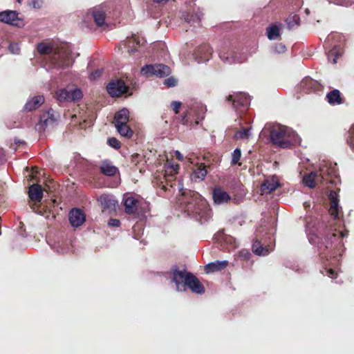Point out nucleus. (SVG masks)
Returning a JSON list of instances; mask_svg holds the SVG:
<instances>
[{
	"instance_id": "de8ad7c7",
	"label": "nucleus",
	"mask_w": 354,
	"mask_h": 354,
	"mask_svg": "<svg viewBox=\"0 0 354 354\" xmlns=\"http://www.w3.org/2000/svg\"><path fill=\"white\" fill-rule=\"evenodd\" d=\"M286 48L285 45H283L281 43L275 44V46H274V48H273L274 52L277 53H284L286 51Z\"/></svg>"
},
{
	"instance_id": "79ce46f5",
	"label": "nucleus",
	"mask_w": 354,
	"mask_h": 354,
	"mask_svg": "<svg viewBox=\"0 0 354 354\" xmlns=\"http://www.w3.org/2000/svg\"><path fill=\"white\" fill-rule=\"evenodd\" d=\"M347 143L349 145L351 149L354 153V124L349 129Z\"/></svg>"
},
{
	"instance_id": "aec40b11",
	"label": "nucleus",
	"mask_w": 354,
	"mask_h": 354,
	"mask_svg": "<svg viewBox=\"0 0 354 354\" xmlns=\"http://www.w3.org/2000/svg\"><path fill=\"white\" fill-rule=\"evenodd\" d=\"M299 86L305 93L319 91L320 88L318 82L309 77H304L299 83Z\"/></svg>"
},
{
	"instance_id": "58836bf2",
	"label": "nucleus",
	"mask_w": 354,
	"mask_h": 354,
	"mask_svg": "<svg viewBox=\"0 0 354 354\" xmlns=\"http://www.w3.org/2000/svg\"><path fill=\"white\" fill-rule=\"evenodd\" d=\"M83 96L82 91L80 88L69 91V102L78 101Z\"/></svg>"
},
{
	"instance_id": "c9c22d12",
	"label": "nucleus",
	"mask_w": 354,
	"mask_h": 354,
	"mask_svg": "<svg viewBox=\"0 0 354 354\" xmlns=\"http://www.w3.org/2000/svg\"><path fill=\"white\" fill-rule=\"evenodd\" d=\"M115 128L117 129L118 133L122 136L127 138H130L133 135V131L130 129V127L127 125V123H124V124L120 125L115 124Z\"/></svg>"
},
{
	"instance_id": "7c9ffc66",
	"label": "nucleus",
	"mask_w": 354,
	"mask_h": 354,
	"mask_svg": "<svg viewBox=\"0 0 354 354\" xmlns=\"http://www.w3.org/2000/svg\"><path fill=\"white\" fill-rule=\"evenodd\" d=\"M343 54V49L340 45H335L333 48L327 53L328 59L333 64L337 62L338 57Z\"/></svg>"
},
{
	"instance_id": "e433bc0d",
	"label": "nucleus",
	"mask_w": 354,
	"mask_h": 354,
	"mask_svg": "<svg viewBox=\"0 0 354 354\" xmlns=\"http://www.w3.org/2000/svg\"><path fill=\"white\" fill-rule=\"evenodd\" d=\"M299 17L297 15H294L292 16H289L286 20V24L288 28V29H292L296 26H298L299 24Z\"/></svg>"
},
{
	"instance_id": "39448f33",
	"label": "nucleus",
	"mask_w": 354,
	"mask_h": 354,
	"mask_svg": "<svg viewBox=\"0 0 354 354\" xmlns=\"http://www.w3.org/2000/svg\"><path fill=\"white\" fill-rule=\"evenodd\" d=\"M206 111V106L203 104L194 103L183 118V124L190 127L197 126L204 119Z\"/></svg>"
},
{
	"instance_id": "09e8293b",
	"label": "nucleus",
	"mask_w": 354,
	"mask_h": 354,
	"mask_svg": "<svg viewBox=\"0 0 354 354\" xmlns=\"http://www.w3.org/2000/svg\"><path fill=\"white\" fill-rule=\"evenodd\" d=\"M9 50H10L12 54H19V50H20V48H19V46L18 44H16V43H11V44L9 45Z\"/></svg>"
},
{
	"instance_id": "338daca9",
	"label": "nucleus",
	"mask_w": 354,
	"mask_h": 354,
	"mask_svg": "<svg viewBox=\"0 0 354 354\" xmlns=\"http://www.w3.org/2000/svg\"><path fill=\"white\" fill-rule=\"evenodd\" d=\"M57 252H60V253H61V252H63L62 250H58V249H57Z\"/></svg>"
},
{
	"instance_id": "69168bd1",
	"label": "nucleus",
	"mask_w": 354,
	"mask_h": 354,
	"mask_svg": "<svg viewBox=\"0 0 354 354\" xmlns=\"http://www.w3.org/2000/svg\"><path fill=\"white\" fill-rule=\"evenodd\" d=\"M305 12H306V15H308L310 13V10L308 8L306 9Z\"/></svg>"
},
{
	"instance_id": "e2e57ef3",
	"label": "nucleus",
	"mask_w": 354,
	"mask_h": 354,
	"mask_svg": "<svg viewBox=\"0 0 354 354\" xmlns=\"http://www.w3.org/2000/svg\"><path fill=\"white\" fill-rule=\"evenodd\" d=\"M168 1L169 0H153L154 2L158 3H165Z\"/></svg>"
},
{
	"instance_id": "c756f323",
	"label": "nucleus",
	"mask_w": 354,
	"mask_h": 354,
	"mask_svg": "<svg viewBox=\"0 0 354 354\" xmlns=\"http://www.w3.org/2000/svg\"><path fill=\"white\" fill-rule=\"evenodd\" d=\"M129 113L128 109H122L118 111L114 117V122L115 124H124V123H127L129 121Z\"/></svg>"
},
{
	"instance_id": "864d4df0",
	"label": "nucleus",
	"mask_w": 354,
	"mask_h": 354,
	"mask_svg": "<svg viewBox=\"0 0 354 354\" xmlns=\"http://www.w3.org/2000/svg\"><path fill=\"white\" fill-rule=\"evenodd\" d=\"M102 72L101 70H96V71L91 73V74L89 75V79L91 80H95L98 77H100V75H102Z\"/></svg>"
},
{
	"instance_id": "ddd939ff",
	"label": "nucleus",
	"mask_w": 354,
	"mask_h": 354,
	"mask_svg": "<svg viewBox=\"0 0 354 354\" xmlns=\"http://www.w3.org/2000/svg\"><path fill=\"white\" fill-rule=\"evenodd\" d=\"M212 53V50L209 45L203 44L195 50L194 56L198 63H203L210 59Z\"/></svg>"
},
{
	"instance_id": "f3484780",
	"label": "nucleus",
	"mask_w": 354,
	"mask_h": 354,
	"mask_svg": "<svg viewBox=\"0 0 354 354\" xmlns=\"http://www.w3.org/2000/svg\"><path fill=\"white\" fill-rule=\"evenodd\" d=\"M56 122L57 120L53 115V110L50 109L41 115L39 122L37 127L39 130L41 129L45 130L46 128L53 127Z\"/></svg>"
},
{
	"instance_id": "6e6d98bb",
	"label": "nucleus",
	"mask_w": 354,
	"mask_h": 354,
	"mask_svg": "<svg viewBox=\"0 0 354 354\" xmlns=\"http://www.w3.org/2000/svg\"><path fill=\"white\" fill-rule=\"evenodd\" d=\"M329 3H334L339 6H348L349 3L344 2L343 0H327Z\"/></svg>"
},
{
	"instance_id": "473e14b6",
	"label": "nucleus",
	"mask_w": 354,
	"mask_h": 354,
	"mask_svg": "<svg viewBox=\"0 0 354 354\" xmlns=\"http://www.w3.org/2000/svg\"><path fill=\"white\" fill-rule=\"evenodd\" d=\"M328 102L330 104H340L342 102L341 94L339 90L334 89L326 95Z\"/></svg>"
},
{
	"instance_id": "72a5a7b5",
	"label": "nucleus",
	"mask_w": 354,
	"mask_h": 354,
	"mask_svg": "<svg viewBox=\"0 0 354 354\" xmlns=\"http://www.w3.org/2000/svg\"><path fill=\"white\" fill-rule=\"evenodd\" d=\"M281 24H272L267 29V36L270 40H274L280 36V28Z\"/></svg>"
},
{
	"instance_id": "dca6fc26",
	"label": "nucleus",
	"mask_w": 354,
	"mask_h": 354,
	"mask_svg": "<svg viewBox=\"0 0 354 354\" xmlns=\"http://www.w3.org/2000/svg\"><path fill=\"white\" fill-rule=\"evenodd\" d=\"M0 21L15 26H20L21 24L18 13L13 10H6L0 12Z\"/></svg>"
},
{
	"instance_id": "b1692460",
	"label": "nucleus",
	"mask_w": 354,
	"mask_h": 354,
	"mask_svg": "<svg viewBox=\"0 0 354 354\" xmlns=\"http://www.w3.org/2000/svg\"><path fill=\"white\" fill-rule=\"evenodd\" d=\"M100 171L105 176H113L118 172V169L109 160H104L101 163Z\"/></svg>"
},
{
	"instance_id": "a19ab883",
	"label": "nucleus",
	"mask_w": 354,
	"mask_h": 354,
	"mask_svg": "<svg viewBox=\"0 0 354 354\" xmlns=\"http://www.w3.org/2000/svg\"><path fill=\"white\" fill-rule=\"evenodd\" d=\"M250 134L249 128H243L242 129L236 132L235 137L237 139H245L250 136Z\"/></svg>"
},
{
	"instance_id": "a211bd4d",
	"label": "nucleus",
	"mask_w": 354,
	"mask_h": 354,
	"mask_svg": "<svg viewBox=\"0 0 354 354\" xmlns=\"http://www.w3.org/2000/svg\"><path fill=\"white\" fill-rule=\"evenodd\" d=\"M234 51L226 50L225 49L220 50L219 57L225 63L231 64L236 62H243L245 57L236 56Z\"/></svg>"
},
{
	"instance_id": "1a4fd4ad",
	"label": "nucleus",
	"mask_w": 354,
	"mask_h": 354,
	"mask_svg": "<svg viewBox=\"0 0 354 354\" xmlns=\"http://www.w3.org/2000/svg\"><path fill=\"white\" fill-rule=\"evenodd\" d=\"M123 203L126 214L133 215L135 218H139L144 216V213L140 210L139 201L134 197H124Z\"/></svg>"
},
{
	"instance_id": "4468645a",
	"label": "nucleus",
	"mask_w": 354,
	"mask_h": 354,
	"mask_svg": "<svg viewBox=\"0 0 354 354\" xmlns=\"http://www.w3.org/2000/svg\"><path fill=\"white\" fill-rule=\"evenodd\" d=\"M70 224L74 227L81 226L86 221L84 212L79 208H73L68 215Z\"/></svg>"
},
{
	"instance_id": "9b49d317",
	"label": "nucleus",
	"mask_w": 354,
	"mask_h": 354,
	"mask_svg": "<svg viewBox=\"0 0 354 354\" xmlns=\"http://www.w3.org/2000/svg\"><path fill=\"white\" fill-rule=\"evenodd\" d=\"M319 174L322 180H326L327 177H330V178H337L338 174L336 164H333L330 162H324L319 166Z\"/></svg>"
},
{
	"instance_id": "bb28decb",
	"label": "nucleus",
	"mask_w": 354,
	"mask_h": 354,
	"mask_svg": "<svg viewBox=\"0 0 354 354\" xmlns=\"http://www.w3.org/2000/svg\"><path fill=\"white\" fill-rule=\"evenodd\" d=\"M91 15L97 26H102L105 21V12L102 8H94L88 12V15Z\"/></svg>"
},
{
	"instance_id": "4d7b16f0",
	"label": "nucleus",
	"mask_w": 354,
	"mask_h": 354,
	"mask_svg": "<svg viewBox=\"0 0 354 354\" xmlns=\"http://www.w3.org/2000/svg\"><path fill=\"white\" fill-rule=\"evenodd\" d=\"M108 225L111 227H119L120 225V221L116 218H111Z\"/></svg>"
},
{
	"instance_id": "4be33fe9",
	"label": "nucleus",
	"mask_w": 354,
	"mask_h": 354,
	"mask_svg": "<svg viewBox=\"0 0 354 354\" xmlns=\"http://www.w3.org/2000/svg\"><path fill=\"white\" fill-rule=\"evenodd\" d=\"M279 185V180L277 176H272L270 179H267L262 184L261 191L263 194H270L274 191Z\"/></svg>"
},
{
	"instance_id": "603ef678",
	"label": "nucleus",
	"mask_w": 354,
	"mask_h": 354,
	"mask_svg": "<svg viewBox=\"0 0 354 354\" xmlns=\"http://www.w3.org/2000/svg\"><path fill=\"white\" fill-rule=\"evenodd\" d=\"M182 104L179 101H173L171 103V106L176 113H178Z\"/></svg>"
},
{
	"instance_id": "2f4dec72",
	"label": "nucleus",
	"mask_w": 354,
	"mask_h": 354,
	"mask_svg": "<svg viewBox=\"0 0 354 354\" xmlns=\"http://www.w3.org/2000/svg\"><path fill=\"white\" fill-rule=\"evenodd\" d=\"M145 42V39L137 35H133L131 37L127 38V39L128 47L131 48V51L136 50V47L137 46H142Z\"/></svg>"
},
{
	"instance_id": "f704fd0d",
	"label": "nucleus",
	"mask_w": 354,
	"mask_h": 354,
	"mask_svg": "<svg viewBox=\"0 0 354 354\" xmlns=\"http://www.w3.org/2000/svg\"><path fill=\"white\" fill-rule=\"evenodd\" d=\"M203 13L201 11L199 10V9L197 10V11L196 12H193L192 13H186L185 15H183V17L185 20V21H187V23L189 24H191V23H197V22H199L201 20V18L203 17Z\"/></svg>"
},
{
	"instance_id": "bf43d9fd",
	"label": "nucleus",
	"mask_w": 354,
	"mask_h": 354,
	"mask_svg": "<svg viewBox=\"0 0 354 354\" xmlns=\"http://www.w3.org/2000/svg\"><path fill=\"white\" fill-rule=\"evenodd\" d=\"M340 38H341V35H339V34H337V33H336V34H333V35H330L328 36L326 42H327V43H329V42H330V41L332 39H340Z\"/></svg>"
},
{
	"instance_id": "6ab92c4d",
	"label": "nucleus",
	"mask_w": 354,
	"mask_h": 354,
	"mask_svg": "<svg viewBox=\"0 0 354 354\" xmlns=\"http://www.w3.org/2000/svg\"><path fill=\"white\" fill-rule=\"evenodd\" d=\"M97 201L100 203L103 210H107L109 212L115 210V206L118 203L115 197L109 194L101 195L98 198Z\"/></svg>"
},
{
	"instance_id": "f03ea898",
	"label": "nucleus",
	"mask_w": 354,
	"mask_h": 354,
	"mask_svg": "<svg viewBox=\"0 0 354 354\" xmlns=\"http://www.w3.org/2000/svg\"><path fill=\"white\" fill-rule=\"evenodd\" d=\"M181 203L185 211L201 223L207 221L212 216L211 209L207 201L197 192L189 190L183 193Z\"/></svg>"
},
{
	"instance_id": "6e6552de",
	"label": "nucleus",
	"mask_w": 354,
	"mask_h": 354,
	"mask_svg": "<svg viewBox=\"0 0 354 354\" xmlns=\"http://www.w3.org/2000/svg\"><path fill=\"white\" fill-rule=\"evenodd\" d=\"M228 101L232 102V106L236 111H243L250 104V97L245 93H236L229 95Z\"/></svg>"
},
{
	"instance_id": "13d9d810",
	"label": "nucleus",
	"mask_w": 354,
	"mask_h": 354,
	"mask_svg": "<svg viewBox=\"0 0 354 354\" xmlns=\"http://www.w3.org/2000/svg\"><path fill=\"white\" fill-rule=\"evenodd\" d=\"M175 174V172H174V169L172 168H170L169 165H167L165 171V177H170Z\"/></svg>"
},
{
	"instance_id": "c85d7f7f",
	"label": "nucleus",
	"mask_w": 354,
	"mask_h": 354,
	"mask_svg": "<svg viewBox=\"0 0 354 354\" xmlns=\"http://www.w3.org/2000/svg\"><path fill=\"white\" fill-rule=\"evenodd\" d=\"M321 180L322 179L319 174L317 172L313 171L305 175L303 178V183L304 185L311 189L315 187L317 183Z\"/></svg>"
},
{
	"instance_id": "8fccbe9b",
	"label": "nucleus",
	"mask_w": 354,
	"mask_h": 354,
	"mask_svg": "<svg viewBox=\"0 0 354 354\" xmlns=\"http://www.w3.org/2000/svg\"><path fill=\"white\" fill-rule=\"evenodd\" d=\"M239 256L243 259H248L251 256V253L248 250H241L239 251Z\"/></svg>"
},
{
	"instance_id": "0eeeda50",
	"label": "nucleus",
	"mask_w": 354,
	"mask_h": 354,
	"mask_svg": "<svg viewBox=\"0 0 354 354\" xmlns=\"http://www.w3.org/2000/svg\"><path fill=\"white\" fill-rule=\"evenodd\" d=\"M141 74L146 77L156 75L159 77L168 76L171 73L170 68L165 64H149L141 68Z\"/></svg>"
},
{
	"instance_id": "5fc2aeb1",
	"label": "nucleus",
	"mask_w": 354,
	"mask_h": 354,
	"mask_svg": "<svg viewBox=\"0 0 354 354\" xmlns=\"http://www.w3.org/2000/svg\"><path fill=\"white\" fill-rule=\"evenodd\" d=\"M29 6L33 8H39L41 7V0H30L28 1Z\"/></svg>"
},
{
	"instance_id": "3c124183",
	"label": "nucleus",
	"mask_w": 354,
	"mask_h": 354,
	"mask_svg": "<svg viewBox=\"0 0 354 354\" xmlns=\"http://www.w3.org/2000/svg\"><path fill=\"white\" fill-rule=\"evenodd\" d=\"M176 84V80L174 77H169L164 80V84L168 87L174 86Z\"/></svg>"
},
{
	"instance_id": "a18cd8bd",
	"label": "nucleus",
	"mask_w": 354,
	"mask_h": 354,
	"mask_svg": "<svg viewBox=\"0 0 354 354\" xmlns=\"http://www.w3.org/2000/svg\"><path fill=\"white\" fill-rule=\"evenodd\" d=\"M216 239L221 241H230L232 238L225 234L224 230H221L218 232Z\"/></svg>"
},
{
	"instance_id": "774afa93",
	"label": "nucleus",
	"mask_w": 354,
	"mask_h": 354,
	"mask_svg": "<svg viewBox=\"0 0 354 354\" xmlns=\"http://www.w3.org/2000/svg\"><path fill=\"white\" fill-rule=\"evenodd\" d=\"M18 3H21L23 0H17Z\"/></svg>"
},
{
	"instance_id": "20e7f679",
	"label": "nucleus",
	"mask_w": 354,
	"mask_h": 354,
	"mask_svg": "<svg viewBox=\"0 0 354 354\" xmlns=\"http://www.w3.org/2000/svg\"><path fill=\"white\" fill-rule=\"evenodd\" d=\"M171 281L176 284L177 291L184 292L188 288L196 294L201 295L205 292L204 286L191 272L181 271L176 268L172 271Z\"/></svg>"
},
{
	"instance_id": "a878e982",
	"label": "nucleus",
	"mask_w": 354,
	"mask_h": 354,
	"mask_svg": "<svg viewBox=\"0 0 354 354\" xmlns=\"http://www.w3.org/2000/svg\"><path fill=\"white\" fill-rule=\"evenodd\" d=\"M28 196L30 198L39 203L43 198V189L40 185L33 184L29 187Z\"/></svg>"
},
{
	"instance_id": "c03bdc74",
	"label": "nucleus",
	"mask_w": 354,
	"mask_h": 354,
	"mask_svg": "<svg viewBox=\"0 0 354 354\" xmlns=\"http://www.w3.org/2000/svg\"><path fill=\"white\" fill-rule=\"evenodd\" d=\"M107 142L109 146L114 148L115 149H118L120 148V142L115 138H109Z\"/></svg>"
},
{
	"instance_id": "2eb2a0df",
	"label": "nucleus",
	"mask_w": 354,
	"mask_h": 354,
	"mask_svg": "<svg viewBox=\"0 0 354 354\" xmlns=\"http://www.w3.org/2000/svg\"><path fill=\"white\" fill-rule=\"evenodd\" d=\"M330 201L329 213L334 219H338L342 208L339 205V199L337 193L335 191H330L328 194Z\"/></svg>"
},
{
	"instance_id": "052dcab7",
	"label": "nucleus",
	"mask_w": 354,
	"mask_h": 354,
	"mask_svg": "<svg viewBox=\"0 0 354 354\" xmlns=\"http://www.w3.org/2000/svg\"><path fill=\"white\" fill-rule=\"evenodd\" d=\"M169 167L170 168H172L174 169V172L176 174L179 169V165L178 164H168Z\"/></svg>"
},
{
	"instance_id": "ea45409f",
	"label": "nucleus",
	"mask_w": 354,
	"mask_h": 354,
	"mask_svg": "<svg viewBox=\"0 0 354 354\" xmlns=\"http://www.w3.org/2000/svg\"><path fill=\"white\" fill-rule=\"evenodd\" d=\"M37 50L40 55H50L52 53V48L43 42L37 44Z\"/></svg>"
},
{
	"instance_id": "7ed1b4c3",
	"label": "nucleus",
	"mask_w": 354,
	"mask_h": 354,
	"mask_svg": "<svg viewBox=\"0 0 354 354\" xmlns=\"http://www.w3.org/2000/svg\"><path fill=\"white\" fill-rule=\"evenodd\" d=\"M267 133L270 135L271 142L281 149H290L301 142L300 138L294 130L280 124H266L261 134Z\"/></svg>"
},
{
	"instance_id": "f8f14e48",
	"label": "nucleus",
	"mask_w": 354,
	"mask_h": 354,
	"mask_svg": "<svg viewBox=\"0 0 354 354\" xmlns=\"http://www.w3.org/2000/svg\"><path fill=\"white\" fill-rule=\"evenodd\" d=\"M212 198L214 203L216 205L226 204L232 199L230 194L220 186H216L213 188Z\"/></svg>"
},
{
	"instance_id": "680f3d73",
	"label": "nucleus",
	"mask_w": 354,
	"mask_h": 354,
	"mask_svg": "<svg viewBox=\"0 0 354 354\" xmlns=\"http://www.w3.org/2000/svg\"><path fill=\"white\" fill-rule=\"evenodd\" d=\"M176 157L180 161L183 159V156L181 154V153L179 151H175Z\"/></svg>"
},
{
	"instance_id": "393cba45",
	"label": "nucleus",
	"mask_w": 354,
	"mask_h": 354,
	"mask_svg": "<svg viewBox=\"0 0 354 354\" xmlns=\"http://www.w3.org/2000/svg\"><path fill=\"white\" fill-rule=\"evenodd\" d=\"M207 170L204 164H200L193 170L191 174V179L194 182H201L207 176Z\"/></svg>"
},
{
	"instance_id": "37998d69",
	"label": "nucleus",
	"mask_w": 354,
	"mask_h": 354,
	"mask_svg": "<svg viewBox=\"0 0 354 354\" xmlns=\"http://www.w3.org/2000/svg\"><path fill=\"white\" fill-rule=\"evenodd\" d=\"M241 157V149L239 148L235 149L232 154L231 164L232 165H236L238 163L239 160H240Z\"/></svg>"
},
{
	"instance_id": "5701e85b",
	"label": "nucleus",
	"mask_w": 354,
	"mask_h": 354,
	"mask_svg": "<svg viewBox=\"0 0 354 354\" xmlns=\"http://www.w3.org/2000/svg\"><path fill=\"white\" fill-rule=\"evenodd\" d=\"M228 265V261L226 260L223 261H216L210 262L205 266V272L213 273L224 270Z\"/></svg>"
},
{
	"instance_id": "9d476101",
	"label": "nucleus",
	"mask_w": 354,
	"mask_h": 354,
	"mask_svg": "<svg viewBox=\"0 0 354 354\" xmlns=\"http://www.w3.org/2000/svg\"><path fill=\"white\" fill-rule=\"evenodd\" d=\"M128 87L122 80L112 81L106 86V90L111 97H119L127 92Z\"/></svg>"
},
{
	"instance_id": "423d86ee",
	"label": "nucleus",
	"mask_w": 354,
	"mask_h": 354,
	"mask_svg": "<svg viewBox=\"0 0 354 354\" xmlns=\"http://www.w3.org/2000/svg\"><path fill=\"white\" fill-rule=\"evenodd\" d=\"M52 67L55 68H66L72 64V59L68 51H59L50 57Z\"/></svg>"
},
{
	"instance_id": "412c9836",
	"label": "nucleus",
	"mask_w": 354,
	"mask_h": 354,
	"mask_svg": "<svg viewBox=\"0 0 354 354\" xmlns=\"http://www.w3.org/2000/svg\"><path fill=\"white\" fill-rule=\"evenodd\" d=\"M274 244L264 245L260 241H256L252 245L253 252L258 256H266L274 250Z\"/></svg>"
},
{
	"instance_id": "4c0bfd02",
	"label": "nucleus",
	"mask_w": 354,
	"mask_h": 354,
	"mask_svg": "<svg viewBox=\"0 0 354 354\" xmlns=\"http://www.w3.org/2000/svg\"><path fill=\"white\" fill-rule=\"evenodd\" d=\"M57 100L60 102H69V91L64 88L56 92Z\"/></svg>"
},
{
	"instance_id": "49530a36",
	"label": "nucleus",
	"mask_w": 354,
	"mask_h": 354,
	"mask_svg": "<svg viewBox=\"0 0 354 354\" xmlns=\"http://www.w3.org/2000/svg\"><path fill=\"white\" fill-rule=\"evenodd\" d=\"M322 273L324 275H327L332 279L336 278L337 275V274L335 272L334 270H333L332 268H325L324 270L322 271Z\"/></svg>"
},
{
	"instance_id": "f257e3e1",
	"label": "nucleus",
	"mask_w": 354,
	"mask_h": 354,
	"mask_svg": "<svg viewBox=\"0 0 354 354\" xmlns=\"http://www.w3.org/2000/svg\"><path fill=\"white\" fill-rule=\"evenodd\" d=\"M318 234L310 233L308 240L311 244L317 245L319 256L327 261L331 258H336L337 252L340 254V248L342 245V238L347 236L348 232L337 230L332 224L330 226L323 225L319 227Z\"/></svg>"
},
{
	"instance_id": "0e129e2a",
	"label": "nucleus",
	"mask_w": 354,
	"mask_h": 354,
	"mask_svg": "<svg viewBox=\"0 0 354 354\" xmlns=\"http://www.w3.org/2000/svg\"><path fill=\"white\" fill-rule=\"evenodd\" d=\"M138 227H138V225H135V226L133 227V232H136V231L137 230V228H138Z\"/></svg>"
},
{
	"instance_id": "cd10ccee",
	"label": "nucleus",
	"mask_w": 354,
	"mask_h": 354,
	"mask_svg": "<svg viewBox=\"0 0 354 354\" xmlns=\"http://www.w3.org/2000/svg\"><path fill=\"white\" fill-rule=\"evenodd\" d=\"M44 102V97L43 95L34 96L27 101L24 105V109L25 111H31L39 108Z\"/></svg>"
}]
</instances>
